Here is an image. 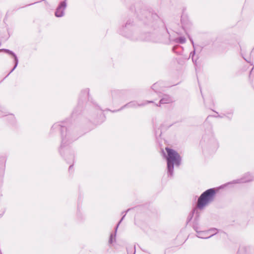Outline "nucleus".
<instances>
[{"label":"nucleus","mask_w":254,"mask_h":254,"mask_svg":"<svg viewBox=\"0 0 254 254\" xmlns=\"http://www.w3.org/2000/svg\"><path fill=\"white\" fill-rule=\"evenodd\" d=\"M215 193L214 189H210L203 192L198 199L197 207L199 209H203L213 200Z\"/></svg>","instance_id":"obj_3"},{"label":"nucleus","mask_w":254,"mask_h":254,"mask_svg":"<svg viewBox=\"0 0 254 254\" xmlns=\"http://www.w3.org/2000/svg\"><path fill=\"white\" fill-rule=\"evenodd\" d=\"M127 24L125 25V28H124V31H125V32H126L127 31Z\"/></svg>","instance_id":"obj_23"},{"label":"nucleus","mask_w":254,"mask_h":254,"mask_svg":"<svg viewBox=\"0 0 254 254\" xmlns=\"http://www.w3.org/2000/svg\"><path fill=\"white\" fill-rule=\"evenodd\" d=\"M66 7V3L65 1L61 2L58 7H57L56 12L55 15L57 17H61L64 15V10Z\"/></svg>","instance_id":"obj_5"},{"label":"nucleus","mask_w":254,"mask_h":254,"mask_svg":"<svg viewBox=\"0 0 254 254\" xmlns=\"http://www.w3.org/2000/svg\"><path fill=\"white\" fill-rule=\"evenodd\" d=\"M189 39H190V40L191 41V43H192V44L193 45V47L194 48V43H193V41L192 38H190V37H189Z\"/></svg>","instance_id":"obj_21"},{"label":"nucleus","mask_w":254,"mask_h":254,"mask_svg":"<svg viewBox=\"0 0 254 254\" xmlns=\"http://www.w3.org/2000/svg\"><path fill=\"white\" fill-rule=\"evenodd\" d=\"M62 145L61 147H63L64 144L66 143L67 141V139L68 140H70V135L69 133L66 134L65 136H64V135L63 132H62Z\"/></svg>","instance_id":"obj_11"},{"label":"nucleus","mask_w":254,"mask_h":254,"mask_svg":"<svg viewBox=\"0 0 254 254\" xmlns=\"http://www.w3.org/2000/svg\"><path fill=\"white\" fill-rule=\"evenodd\" d=\"M162 83L161 82H156L154 83L152 86V89L156 93H160L162 90Z\"/></svg>","instance_id":"obj_10"},{"label":"nucleus","mask_w":254,"mask_h":254,"mask_svg":"<svg viewBox=\"0 0 254 254\" xmlns=\"http://www.w3.org/2000/svg\"><path fill=\"white\" fill-rule=\"evenodd\" d=\"M248 175L249 176V178L246 179L245 178H244L240 180H237L236 181H234L233 182V183L236 184V183H246V182L251 181L252 180L251 176H250V174H248Z\"/></svg>","instance_id":"obj_13"},{"label":"nucleus","mask_w":254,"mask_h":254,"mask_svg":"<svg viewBox=\"0 0 254 254\" xmlns=\"http://www.w3.org/2000/svg\"><path fill=\"white\" fill-rule=\"evenodd\" d=\"M123 34H124V35L126 37H127V38H130L132 40H138V39H140V40H146V39L145 38H138L136 36V34H133V35H132V34L131 33H124L123 32L122 33Z\"/></svg>","instance_id":"obj_12"},{"label":"nucleus","mask_w":254,"mask_h":254,"mask_svg":"<svg viewBox=\"0 0 254 254\" xmlns=\"http://www.w3.org/2000/svg\"><path fill=\"white\" fill-rule=\"evenodd\" d=\"M129 209H128L126 212V213L127 212V211H128ZM126 213H125L124 214V215L123 216L122 218L121 219V220L120 221V222H119V223L118 224L117 226H116V230H115V234H111V236H110V239H109V242L110 244H112L113 242L114 241H115V237H116V232H117V229L118 228V226L119 225V224H120V223L122 222V221L123 220V219L124 218L125 215H126Z\"/></svg>","instance_id":"obj_9"},{"label":"nucleus","mask_w":254,"mask_h":254,"mask_svg":"<svg viewBox=\"0 0 254 254\" xmlns=\"http://www.w3.org/2000/svg\"><path fill=\"white\" fill-rule=\"evenodd\" d=\"M193 212H192L190 214V218H189V221H190V219L192 218V215H193Z\"/></svg>","instance_id":"obj_22"},{"label":"nucleus","mask_w":254,"mask_h":254,"mask_svg":"<svg viewBox=\"0 0 254 254\" xmlns=\"http://www.w3.org/2000/svg\"><path fill=\"white\" fill-rule=\"evenodd\" d=\"M238 254H246V251L245 248H241L238 252Z\"/></svg>","instance_id":"obj_17"},{"label":"nucleus","mask_w":254,"mask_h":254,"mask_svg":"<svg viewBox=\"0 0 254 254\" xmlns=\"http://www.w3.org/2000/svg\"><path fill=\"white\" fill-rule=\"evenodd\" d=\"M0 254H1V253Z\"/></svg>","instance_id":"obj_27"},{"label":"nucleus","mask_w":254,"mask_h":254,"mask_svg":"<svg viewBox=\"0 0 254 254\" xmlns=\"http://www.w3.org/2000/svg\"><path fill=\"white\" fill-rule=\"evenodd\" d=\"M181 21H182V23L183 24V27H184L186 24L187 23V21L182 18V19H181Z\"/></svg>","instance_id":"obj_18"},{"label":"nucleus","mask_w":254,"mask_h":254,"mask_svg":"<svg viewBox=\"0 0 254 254\" xmlns=\"http://www.w3.org/2000/svg\"><path fill=\"white\" fill-rule=\"evenodd\" d=\"M213 232H214V231H212V232H211L210 233V234H211V233H213ZM208 235H210V233H209V234H208Z\"/></svg>","instance_id":"obj_26"},{"label":"nucleus","mask_w":254,"mask_h":254,"mask_svg":"<svg viewBox=\"0 0 254 254\" xmlns=\"http://www.w3.org/2000/svg\"><path fill=\"white\" fill-rule=\"evenodd\" d=\"M119 93V91H114L112 92V95L113 96H115L116 94H117Z\"/></svg>","instance_id":"obj_19"},{"label":"nucleus","mask_w":254,"mask_h":254,"mask_svg":"<svg viewBox=\"0 0 254 254\" xmlns=\"http://www.w3.org/2000/svg\"><path fill=\"white\" fill-rule=\"evenodd\" d=\"M71 167H72V166H70L69 167V169H71Z\"/></svg>","instance_id":"obj_25"},{"label":"nucleus","mask_w":254,"mask_h":254,"mask_svg":"<svg viewBox=\"0 0 254 254\" xmlns=\"http://www.w3.org/2000/svg\"><path fill=\"white\" fill-rule=\"evenodd\" d=\"M57 129V130H61L62 132L64 131V127H62L59 124H55L52 127V130Z\"/></svg>","instance_id":"obj_14"},{"label":"nucleus","mask_w":254,"mask_h":254,"mask_svg":"<svg viewBox=\"0 0 254 254\" xmlns=\"http://www.w3.org/2000/svg\"><path fill=\"white\" fill-rule=\"evenodd\" d=\"M173 102V99L168 95H164L161 99L159 104L157 106H160L161 104H169Z\"/></svg>","instance_id":"obj_7"},{"label":"nucleus","mask_w":254,"mask_h":254,"mask_svg":"<svg viewBox=\"0 0 254 254\" xmlns=\"http://www.w3.org/2000/svg\"><path fill=\"white\" fill-rule=\"evenodd\" d=\"M167 152L166 159L167 161L168 175L172 177L174 172V165L179 166L181 164V157L175 150L169 148H166Z\"/></svg>","instance_id":"obj_1"},{"label":"nucleus","mask_w":254,"mask_h":254,"mask_svg":"<svg viewBox=\"0 0 254 254\" xmlns=\"http://www.w3.org/2000/svg\"><path fill=\"white\" fill-rule=\"evenodd\" d=\"M215 193L214 189H210L203 192L198 199L197 207L199 209H203L213 200Z\"/></svg>","instance_id":"obj_2"},{"label":"nucleus","mask_w":254,"mask_h":254,"mask_svg":"<svg viewBox=\"0 0 254 254\" xmlns=\"http://www.w3.org/2000/svg\"><path fill=\"white\" fill-rule=\"evenodd\" d=\"M194 53H195V50H194V51H193V55L194 54Z\"/></svg>","instance_id":"obj_24"},{"label":"nucleus","mask_w":254,"mask_h":254,"mask_svg":"<svg viewBox=\"0 0 254 254\" xmlns=\"http://www.w3.org/2000/svg\"><path fill=\"white\" fill-rule=\"evenodd\" d=\"M0 51H4V52H5V53H7L8 54L12 55L14 57V62H15V65H14V66L13 67V68L10 71V73H11V72H12L14 70V69L17 66V64H18V58H17V56H16V55L13 52L10 51L9 50L2 49H0Z\"/></svg>","instance_id":"obj_8"},{"label":"nucleus","mask_w":254,"mask_h":254,"mask_svg":"<svg viewBox=\"0 0 254 254\" xmlns=\"http://www.w3.org/2000/svg\"><path fill=\"white\" fill-rule=\"evenodd\" d=\"M218 231L216 229H212L207 231H201L197 232L196 236L201 239H208L217 234Z\"/></svg>","instance_id":"obj_4"},{"label":"nucleus","mask_w":254,"mask_h":254,"mask_svg":"<svg viewBox=\"0 0 254 254\" xmlns=\"http://www.w3.org/2000/svg\"><path fill=\"white\" fill-rule=\"evenodd\" d=\"M193 228L197 233L199 231H198V227L197 225H194Z\"/></svg>","instance_id":"obj_20"},{"label":"nucleus","mask_w":254,"mask_h":254,"mask_svg":"<svg viewBox=\"0 0 254 254\" xmlns=\"http://www.w3.org/2000/svg\"><path fill=\"white\" fill-rule=\"evenodd\" d=\"M127 254H135V248H128L127 249Z\"/></svg>","instance_id":"obj_16"},{"label":"nucleus","mask_w":254,"mask_h":254,"mask_svg":"<svg viewBox=\"0 0 254 254\" xmlns=\"http://www.w3.org/2000/svg\"><path fill=\"white\" fill-rule=\"evenodd\" d=\"M175 41L177 43H179L181 44L185 43L186 41V38L184 37H180L179 38H176Z\"/></svg>","instance_id":"obj_15"},{"label":"nucleus","mask_w":254,"mask_h":254,"mask_svg":"<svg viewBox=\"0 0 254 254\" xmlns=\"http://www.w3.org/2000/svg\"><path fill=\"white\" fill-rule=\"evenodd\" d=\"M153 103V101H146L144 103H138L136 101H132L130 102L127 104L126 105H125L124 107H123L122 108H124L125 107H130V108H136L138 107H141L145 105L146 104L148 103Z\"/></svg>","instance_id":"obj_6"}]
</instances>
